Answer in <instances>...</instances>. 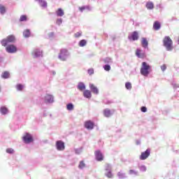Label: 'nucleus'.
<instances>
[{
  "label": "nucleus",
  "instance_id": "f257e3e1",
  "mask_svg": "<svg viewBox=\"0 0 179 179\" xmlns=\"http://www.w3.org/2000/svg\"><path fill=\"white\" fill-rule=\"evenodd\" d=\"M150 69H152V66H150L148 63L143 62L141 68V73L143 76H148L149 73H150Z\"/></svg>",
  "mask_w": 179,
  "mask_h": 179
},
{
  "label": "nucleus",
  "instance_id": "f03ea898",
  "mask_svg": "<svg viewBox=\"0 0 179 179\" xmlns=\"http://www.w3.org/2000/svg\"><path fill=\"white\" fill-rule=\"evenodd\" d=\"M164 46L167 51H171L173 50V40L170 36H165L163 39Z\"/></svg>",
  "mask_w": 179,
  "mask_h": 179
},
{
  "label": "nucleus",
  "instance_id": "7ed1b4c3",
  "mask_svg": "<svg viewBox=\"0 0 179 179\" xmlns=\"http://www.w3.org/2000/svg\"><path fill=\"white\" fill-rule=\"evenodd\" d=\"M16 41V38L15 37L14 35H8L6 38H3L1 41V45L3 47H6L9 43H15Z\"/></svg>",
  "mask_w": 179,
  "mask_h": 179
},
{
  "label": "nucleus",
  "instance_id": "20e7f679",
  "mask_svg": "<svg viewBox=\"0 0 179 179\" xmlns=\"http://www.w3.org/2000/svg\"><path fill=\"white\" fill-rule=\"evenodd\" d=\"M69 55V53L68 52V50L66 49H63L61 50L60 53L59 55V58L62 61H66V58Z\"/></svg>",
  "mask_w": 179,
  "mask_h": 179
},
{
  "label": "nucleus",
  "instance_id": "39448f33",
  "mask_svg": "<svg viewBox=\"0 0 179 179\" xmlns=\"http://www.w3.org/2000/svg\"><path fill=\"white\" fill-rule=\"evenodd\" d=\"M22 141L27 144L31 143L34 141L33 136L29 133H26L22 137Z\"/></svg>",
  "mask_w": 179,
  "mask_h": 179
},
{
  "label": "nucleus",
  "instance_id": "423d86ee",
  "mask_svg": "<svg viewBox=\"0 0 179 179\" xmlns=\"http://www.w3.org/2000/svg\"><path fill=\"white\" fill-rule=\"evenodd\" d=\"M6 50L10 54H15L17 52V48L15 45H8L6 47Z\"/></svg>",
  "mask_w": 179,
  "mask_h": 179
},
{
  "label": "nucleus",
  "instance_id": "0eeeda50",
  "mask_svg": "<svg viewBox=\"0 0 179 179\" xmlns=\"http://www.w3.org/2000/svg\"><path fill=\"white\" fill-rule=\"evenodd\" d=\"M149 156H150V149H147L145 152L141 153L140 160H146Z\"/></svg>",
  "mask_w": 179,
  "mask_h": 179
},
{
  "label": "nucleus",
  "instance_id": "6e6552de",
  "mask_svg": "<svg viewBox=\"0 0 179 179\" xmlns=\"http://www.w3.org/2000/svg\"><path fill=\"white\" fill-rule=\"evenodd\" d=\"M129 40H133V41H136V40H139V34L138 31H134L131 33L130 36H129Z\"/></svg>",
  "mask_w": 179,
  "mask_h": 179
},
{
  "label": "nucleus",
  "instance_id": "1a4fd4ad",
  "mask_svg": "<svg viewBox=\"0 0 179 179\" xmlns=\"http://www.w3.org/2000/svg\"><path fill=\"white\" fill-rule=\"evenodd\" d=\"M56 148L57 150H65V143L62 141L56 142Z\"/></svg>",
  "mask_w": 179,
  "mask_h": 179
},
{
  "label": "nucleus",
  "instance_id": "9d476101",
  "mask_svg": "<svg viewBox=\"0 0 179 179\" xmlns=\"http://www.w3.org/2000/svg\"><path fill=\"white\" fill-rule=\"evenodd\" d=\"M84 127L87 129L91 130V129H93V128H94V123L90 120H87L85 122Z\"/></svg>",
  "mask_w": 179,
  "mask_h": 179
},
{
  "label": "nucleus",
  "instance_id": "9b49d317",
  "mask_svg": "<svg viewBox=\"0 0 179 179\" xmlns=\"http://www.w3.org/2000/svg\"><path fill=\"white\" fill-rule=\"evenodd\" d=\"M136 57H138V58H141V59L146 58V55L145 54L143 50L141 49H137L136 50Z\"/></svg>",
  "mask_w": 179,
  "mask_h": 179
},
{
  "label": "nucleus",
  "instance_id": "f8f14e48",
  "mask_svg": "<svg viewBox=\"0 0 179 179\" xmlns=\"http://www.w3.org/2000/svg\"><path fill=\"white\" fill-rule=\"evenodd\" d=\"M94 155L97 162H102L103 157V154H101V152H100V150L95 151Z\"/></svg>",
  "mask_w": 179,
  "mask_h": 179
},
{
  "label": "nucleus",
  "instance_id": "ddd939ff",
  "mask_svg": "<svg viewBox=\"0 0 179 179\" xmlns=\"http://www.w3.org/2000/svg\"><path fill=\"white\" fill-rule=\"evenodd\" d=\"M45 103H53L54 102V96L52 95L47 94L45 96Z\"/></svg>",
  "mask_w": 179,
  "mask_h": 179
},
{
  "label": "nucleus",
  "instance_id": "4468645a",
  "mask_svg": "<svg viewBox=\"0 0 179 179\" xmlns=\"http://www.w3.org/2000/svg\"><path fill=\"white\" fill-rule=\"evenodd\" d=\"M90 89L94 94H99V89H97V87L94 86V85L90 84Z\"/></svg>",
  "mask_w": 179,
  "mask_h": 179
},
{
  "label": "nucleus",
  "instance_id": "2eb2a0df",
  "mask_svg": "<svg viewBox=\"0 0 179 179\" xmlns=\"http://www.w3.org/2000/svg\"><path fill=\"white\" fill-rule=\"evenodd\" d=\"M103 115L104 117H106L107 118L111 117L113 115V113H111V110L108 108H106L103 110Z\"/></svg>",
  "mask_w": 179,
  "mask_h": 179
},
{
  "label": "nucleus",
  "instance_id": "dca6fc26",
  "mask_svg": "<svg viewBox=\"0 0 179 179\" xmlns=\"http://www.w3.org/2000/svg\"><path fill=\"white\" fill-rule=\"evenodd\" d=\"M145 7L147 9L152 10V9H155V4L152 1H148L146 3Z\"/></svg>",
  "mask_w": 179,
  "mask_h": 179
},
{
  "label": "nucleus",
  "instance_id": "f3484780",
  "mask_svg": "<svg viewBox=\"0 0 179 179\" xmlns=\"http://www.w3.org/2000/svg\"><path fill=\"white\" fill-rule=\"evenodd\" d=\"M83 96L84 97H86V99H90L92 98V92H90L89 90H86L83 92Z\"/></svg>",
  "mask_w": 179,
  "mask_h": 179
},
{
  "label": "nucleus",
  "instance_id": "a211bd4d",
  "mask_svg": "<svg viewBox=\"0 0 179 179\" xmlns=\"http://www.w3.org/2000/svg\"><path fill=\"white\" fill-rule=\"evenodd\" d=\"M34 55L35 58H37L38 57H41V55H43V51L36 49L34 51Z\"/></svg>",
  "mask_w": 179,
  "mask_h": 179
},
{
  "label": "nucleus",
  "instance_id": "6ab92c4d",
  "mask_svg": "<svg viewBox=\"0 0 179 179\" xmlns=\"http://www.w3.org/2000/svg\"><path fill=\"white\" fill-rule=\"evenodd\" d=\"M161 24L160 22H159V21H155L153 24V29L154 30H160V27H161Z\"/></svg>",
  "mask_w": 179,
  "mask_h": 179
},
{
  "label": "nucleus",
  "instance_id": "aec40b11",
  "mask_svg": "<svg viewBox=\"0 0 179 179\" xmlns=\"http://www.w3.org/2000/svg\"><path fill=\"white\" fill-rule=\"evenodd\" d=\"M141 44H142V46L143 47V48H147L149 43H148L146 38H141Z\"/></svg>",
  "mask_w": 179,
  "mask_h": 179
},
{
  "label": "nucleus",
  "instance_id": "412c9836",
  "mask_svg": "<svg viewBox=\"0 0 179 179\" xmlns=\"http://www.w3.org/2000/svg\"><path fill=\"white\" fill-rule=\"evenodd\" d=\"M0 113L3 115H5V114H8V108L5 106H3L0 108Z\"/></svg>",
  "mask_w": 179,
  "mask_h": 179
},
{
  "label": "nucleus",
  "instance_id": "4be33fe9",
  "mask_svg": "<svg viewBox=\"0 0 179 179\" xmlns=\"http://www.w3.org/2000/svg\"><path fill=\"white\" fill-rule=\"evenodd\" d=\"M57 15L59 17H62L64 15V10L62 8H58L56 11Z\"/></svg>",
  "mask_w": 179,
  "mask_h": 179
},
{
  "label": "nucleus",
  "instance_id": "5701e85b",
  "mask_svg": "<svg viewBox=\"0 0 179 179\" xmlns=\"http://www.w3.org/2000/svg\"><path fill=\"white\" fill-rule=\"evenodd\" d=\"M78 89L79 90H85V89H86V86H85V84L83 83H80L78 85Z\"/></svg>",
  "mask_w": 179,
  "mask_h": 179
},
{
  "label": "nucleus",
  "instance_id": "b1692460",
  "mask_svg": "<svg viewBox=\"0 0 179 179\" xmlns=\"http://www.w3.org/2000/svg\"><path fill=\"white\" fill-rule=\"evenodd\" d=\"M86 167V164H85V161H80L78 165V168L82 169Z\"/></svg>",
  "mask_w": 179,
  "mask_h": 179
},
{
  "label": "nucleus",
  "instance_id": "393cba45",
  "mask_svg": "<svg viewBox=\"0 0 179 179\" xmlns=\"http://www.w3.org/2000/svg\"><path fill=\"white\" fill-rule=\"evenodd\" d=\"M1 78H3V79H8L9 78V72L4 71L1 75Z\"/></svg>",
  "mask_w": 179,
  "mask_h": 179
},
{
  "label": "nucleus",
  "instance_id": "a878e982",
  "mask_svg": "<svg viewBox=\"0 0 179 179\" xmlns=\"http://www.w3.org/2000/svg\"><path fill=\"white\" fill-rule=\"evenodd\" d=\"M23 36L26 38L30 37V30L26 29L25 31H24Z\"/></svg>",
  "mask_w": 179,
  "mask_h": 179
},
{
  "label": "nucleus",
  "instance_id": "bb28decb",
  "mask_svg": "<svg viewBox=\"0 0 179 179\" xmlns=\"http://www.w3.org/2000/svg\"><path fill=\"white\" fill-rule=\"evenodd\" d=\"M86 44H87V42L85 39H83L79 42L80 47H85Z\"/></svg>",
  "mask_w": 179,
  "mask_h": 179
},
{
  "label": "nucleus",
  "instance_id": "cd10ccee",
  "mask_svg": "<svg viewBox=\"0 0 179 179\" xmlns=\"http://www.w3.org/2000/svg\"><path fill=\"white\" fill-rule=\"evenodd\" d=\"M103 69L104 71H106V72H108L111 71V66H110L109 64H106L103 66Z\"/></svg>",
  "mask_w": 179,
  "mask_h": 179
},
{
  "label": "nucleus",
  "instance_id": "c85d7f7f",
  "mask_svg": "<svg viewBox=\"0 0 179 179\" xmlns=\"http://www.w3.org/2000/svg\"><path fill=\"white\" fill-rule=\"evenodd\" d=\"M6 12V8H5V6H0V13H1V15H3V13H5Z\"/></svg>",
  "mask_w": 179,
  "mask_h": 179
},
{
  "label": "nucleus",
  "instance_id": "c756f323",
  "mask_svg": "<svg viewBox=\"0 0 179 179\" xmlns=\"http://www.w3.org/2000/svg\"><path fill=\"white\" fill-rule=\"evenodd\" d=\"M125 87L127 90H131V89H132V84H131V83H126Z\"/></svg>",
  "mask_w": 179,
  "mask_h": 179
},
{
  "label": "nucleus",
  "instance_id": "7c9ffc66",
  "mask_svg": "<svg viewBox=\"0 0 179 179\" xmlns=\"http://www.w3.org/2000/svg\"><path fill=\"white\" fill-rule=\"evenodd\" d=\"M66 109L69 110V111H72V110H73V104L72 103L67 104Z\"/></svg>",
  "mask_w": 179,
  "mask_h": 179
},
{
  "label": "nucleus",
  "instance_id": "2f4dec72",
  "mask_svg": "<svg viewBox=\"0 0 179 179\" xmlns=\"http://www.w3.org/2000/svg\"><path fill=\"white\" fill-rule=\"evenodd\" d=\"M27 20V15H21L20 17V22H26Z\"/></svg>",
  "mask_w": 179,
  "mask_h": 179
},
{
  "label": "nucleus",
  "instance_id": "473e14b6",
  "mask_svg": "<svg viewBox=\"0 0 179 179\" xmlns=\"http://www.w3.org/2000/svg\"><path fill=\"white\" fill-rule=\"evenodd\" d=\"M16 89H17V90L22 92V90H23V86L21 84H17L16 85Z\"/></svg>",
  "mask_w": 179,
  "mask_h": 179
},
{
  "label": "nucleus",
  "instance_id": "72a5a7b5",
  "mask_svg": "<svg viewBox=\"0 0 179 179\" xmlns=\"http://www.w3.org/2000/svg\"><path fill=\"white\" fill-rule=\"evenodd\" d=\"M106 176L108 178H113V173H111V171H108V173H106Z\"/></svg>",
  "mask_w": 179,
  "mask_h": 179
},
{
  "label": "nucleus",
  "instance_id": "f704fd0d",
  "mask_svg": "<svg viewBox=\"0 0 179 179\" xmlns=\"http://www.w3.org/2000/svg\"><path fill=\"white\" fill-rule=\"evenodd\" d=\"M6 152L7 153L12 154V153H14L15 150H13V149H12V148H7Z\"/></svg>",
  "mask_w": 179,
  "mask_h": 179
},
{
  "label": "nucleus",
  "instance_id": "c9c22d12",
  "mask_svg": "<svg viewBox=\"0 0 179 179\" xmlns=\"http://www.w3.org/2000/svg\"><path fill=\"white\" fill-rule=\"evenodd\" d=\"M117 177H119V178H124V173L122 172H118Z\"/></svg>",
  "mask_w": 179,
  "mask_h": 179
},
{
  "label": "nucleus",
  "instance_id": "e433bc0d",
  "mask_svg": "<svg viewBox=\"0 0 179 179\" xmlns=\"http://www.w3.org/2000/svg\"><path fill=\"white\" fill-rule=\"evenodd\" d=\"M80 36H82L81 32H77L74 34V37H76V38H78V37H80Z\"/></svg>",
  "mask_w": 179,
  "mask_h": 179
},
{
  "label": "nucleus",
  "instance_id": "4c0bfd02",
  "mask_svg": "<svg viewBox=\"0 0 179 179\" xmlns=\"http://www.w3.org/2000/svg\"><path fill=\"white\" fill-rule=\"evenodd\" d=\"M88 73L89 75H93V73H94V70H93V69H90L88 70Z\"/></svg>",
  "mask_w": 179,
  "mask_h": 179
},
{
  "label": "nucleus",
  "instance_id": "58836bf2",
  "mask_svg": "<svg viewBox=\"0 0 179 179\" xmlns=\"http://www.w3.org/2000/svg\"><path fill=\"white\" fill-rule=\"evenodd\" d=\"M129 174H138V172L135 171L134 170L130 169L129 171Z\"/></svg>",
  "mask_w": 179,
  "mask_h": 179
},
{
  "label": "nucleus",
  "instance_id": "ea45409f",
  "mask_svg": "<svg viewBox=\"0 0 179 179\" xmlns=\"http://www.w3.org/2000/svg\"><path fill=\"white\" fill-rule=\"evenodd\" d=\"M161 69L163 72H164V71H166V69H167V66H166L165 64L161 66Z\"/></svg>",
  "mask_w": 179,
  "mask_h": 179
},
{
  "label": "nucleus",
  "instance_id": "a19ab883",
  "mask_svg": "<svg viewBox=\"0 0 179 179\" xmlns=\"http://www.w3.org/2000/svg\"><path fill=\"white\" fill-rule=\"evenodd\" d=\"M56 23H57V24H58L59 26V24H61L62 23V19L60 18V19L57 20Z\"/></svg>",
  "mask_w": 179,
  "mask_h": 179
},
{
  "label": "nucleus",
  "instance_id": "79ce46f5",
  "mask_svg": "<svg viewBox=\"0 0 179 179\" xmlns=\"http://www.w3.org/2000/svg\"><path fill=\"white\" fill-rule=\"evenodd\" d=\"M141 111H142V113H146V111H148V108H146V107H145V106H142Z\"/></svg>",
  "mask_w": 179,
  "mask_h": 179
},
{
  "label": "nucleus",
  "instance_id": "37998d69",
  "mask_svg": "<svg viewBox=\"0 0 179 179\" xmlns=\"http://www.w3.org/2000/svg\"><path fill=\"white\" fill-rule=\"evenodd\" d=\"M140 170H141V171H146V166H141L140 167Z\"/></svg>",
  "mask_w": 179,
  "mask_h": 179
},
{
  "label": "nucleus",
  "instance_id": "c03bdc74",
  "mask_svg": "<svg viewBox=\"0 0 179 179\" xmlns=\"http://www.w3.org/2000/svg\"><path fill=\"white\" fill-rule=\"evenodd\" d=\"M41 6H43V8H46V6H47V2H45V1H41Z\"/></svg>",
  "mask_w": 179,
  "mask_h": 179
},
{
  "label": "nucleus",
  "instance_id": "a18cd8bd",
  "mask_svg": "<svg viewBox=\"0 0 179 179\" xmlns=\"http://www.w3.org/2000/svg\"><path fill=\"white\" fill-rule=\"evenodd\" d=\"M85 9H86V8L85 6L79 7V10H80V12H83L85 10Z\"/></svg>",
  "mask_w": 179,
  "mask_h": 179
},
{
  "label": "nucleus",
  "instance_id": "49530a36",
  "mask_svg": "<svg viewBox=\"0 0 179 179\" xmlns=\"http://www.w3.org/2000/svg\"><path fill=\"white\" fill-rule=\"evenodd\" d=\"M109 61H110V59H108V58L103 59V62L105 64H108Z\"/></svg>",
  "mask_w": 179,
  "mask_h": 179
},
{
  "label": "nucleus",
  "instance_id": "de8ad7c7",
  "mask_svg": "<svg viewBox=\"0 0 179 179\" xmlns=\"http://www.w3.org/2000/svg\"><path fill=\"white\" fill-rule=\"evenodd\" d=\"M76 155H79V150H76Z\"/></svg>",
  "mask_w": 179,
  "mask_h": 179
},
{
  "label": "nucleus",
  "instance_id": "09e8293b",
  "mask_svg": "<svg viewBox=\"0 0 179 179\" xmlns=\"http://www.w3.org/2000/svg\"><path fill=\"white\" fill-rule=\"evenodd\" d=\"M178 44H179V38H178Z\"/></svg>",
  "mask_w": 179,
  "mask_h": 179
}]
</instances>
